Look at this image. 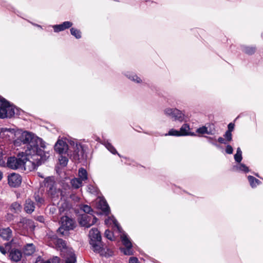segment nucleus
<instances>
[{
  "label": "nucleus",
  "mask_w": 263,
  "mask_h": 263,
  "mask_svg": "<svg viewBox=\"0 0 263 263\" xmlns=\"http://www.w3.org/2000/svg\"><path fill=\"white\" fill-rule=\"evenodd\" d=\"M15 135L17 138L14 141L15 146H20L22 143L27 144L25 153H23L22 170L32 171L49 157L48 153H45L39 147L45 148L46 143L33 133H16Z\"/></svg>",
  "instance_id": "1"
},
{
  "label": "nucleus",
  "mask_w": 263,
  "mask_h": 263,
  "mask_svg": "<svg viewBox=\"0 0 263 263\" xmlns=\"http://www.w3.org/2000/svg\"><path fill=\"white\" fill-rule=\"evenodd\" d=\"M47 187L48 188V195L53 201H57L60 197L61 200L58 203L60 212H64L69 208V204L66 202L69 194L66 190L61 191L60 189H58L54 182L50 178L47 181Z\"/></svg>",
  "instance_id": "2"
},
{
  "label": "nucleus",
  "mask_w": 263,
  "mask_h": 263,
  "mask_svg": "<svg viewBox=\"0 0 263 263\" xmlns=\"http://www.w3.org/2000/svg\"><path fill=\"white\" fill-rule=\"evenodd\" d=\"M90 244L95 252H100L102 249L101 236L100 232L96 228H92L89 231Z\"/></svg>",
  "instance_id": "3"
},
{
  "label": "nucleus",
  "mask_w": 263,
  "mask_h": 263,
  "mask_svg": "<svg viewBox=\"0 0 263 263\" xmlns=\"http://www.w3.org/2000/svg\"><path fill=\"white\" fill-rule=\"evenodd\" d=\"M14 114V107L5 99H0V118H10Z\"/></svg>",
  "instance_id": "4"
},
{
  "label": "nucleus",
  "mask_w": 263,
  "mask_h": 263,
  "mask_svg": "<svg viewBox=\"0 0 263 263\" xmlns=\"http://www.w3.org/2000/svg\"><path fill=\"white\" fill-rule=\"evenodd\" d=\"M70 154L73 156L75 160H79L83 157L84 150L82 146L78 143L75 140L70 139L69 141Z\"/></svg>",
  "instance_id": "5"
},
{
  "label": "nucleus",
  "mask_w": 263,
  "mask_h": 263,
  "mask_svg": "<svg viewBox=\"0 0 263 263\" xmlns=\"http://www.w3.org/2000/svg\"><path fill=\"white\" fill-rule=\"evenodd\" d=\"M73 221L67 216H63L61 219V227L58 230V233L61 236L68 235V231L73 228Z\"/></svg>",
  "instance_id": "6"
},
{
  "label": "nucleus",
  "mask_w": 263,
  "mask_h": 263,
  "mask_svg": "<svg viewBox=\"0 0 263 263\" xmlns=\"http://www.w3.org/2000/svg\"><path fill=\"white\" fill-rule=\"evenodd\" d=\"M70 140L66 138H59L54 145V150L60 154H66L69 149L68 143Z\"/></svg>",
  "instance_id": "7"
},
{
  "label": "nucleus",
  "mask_w": 263,
  "mask_h": 263,
  "mask_svg": "<svg viewBox=\"0 0 263 263\" xmlns=\"http://www.w3.org/2000/svg\"><path fill=\"white\" fill-rule=\"evenodd\" d=\"M23 153L19 154L17 158L12 157L8 159L7 165L9 168L13 170L21 169L23 166Z\"/></svg>",
  "instance_id": "8"
},
{
  "label": "nucleus",
  "mask_w": 263,
  "mask_h": 263,
  "mask_svg": "<svg viewBox=\"0 0 263 263\" xmlns=\"http://www.w3.org/2000/svg\"><path fill=\"white\" fill-rule=\"evenodd\" d=\"M164 114L174 120L183 121L184 115L182 111L176 108H166L164 110Z\"/></svg>",
  "instance_id": "9"
},
{
  "label": "nucleus",
  "mask_w": 263,
  "mask_h": 263,
  "mask_svg": "<svg viewBox=\"0 0 263 263\" xmlns=\"http://www.w3.org/2000/svg\"><path fill=\"white\" fill-rule=\"evenodd\" d=\"M49 243L50 245L54 246L57 249L64 252V253L70 249L66 247V243L63 239L58 238L55 235H53L50 237Z\"/></svg>",
  "instance_id": "10"
},
{
  "label": "nucleus",
  "mask_w": 263,
  "mask_h": 263,
  "mask_svg": "<svg viewBox=\"0 0 263 263\" xmlns=\"http://www.w3.org/2000/svg\"><path fill=\"white\" fill-rule=\"evenodd\" d=\"M97 220V218L92 214H85L81 216L79 220V223L82 226L88 228L94 224Z\"/></svg>",
  "instance_id": "11"
},
{
  "label": "nucleus",
  "mask_w": 263,
  "mask_h": 263,
  "mask_svg": "<svg viewBox=\"0 0 263 263\" xmlns=\"http://www.w3.org/2000/svg\"><path fill=\"white\" fill-rule=\"evenodd\" d=\"M118 233L120 234V238L122 240L123 245L126 247V249H124L123 250L124 254L127 255H132L133 252L131 250L132 243L130 240L127 237L126 234L122 232V229L121 230V232Z\"/></svg>",
  "instance_id": "12"
},
{
  "label": "nucleus",
  "mask_w": 263,
  "mask_h": 263,
  "mask_svg": "<svg viewBox=\"0 0 263 263\" xmlns=\"http://www.w3.org/2000/svg\"><path fill=\"white\" fill-rule=\"evenodd\" d=\"M8 181L9 185L11 187L18 186L22 182L21 177L18 174L12 173L8 176Z\"/></svg>",
  "instance_id": "13"
},
{
  "label": "nucleus",
  "mask_w": 263,
  "mask_h": 263,
  "mask_svg": "<svg viewBox=\"0 0 263 263\" xmlns=\"http://www.w3.org/2000/svg\"><path fill=\"white\" fill-rule=\"evenodd\" d=\"M64 263H76L77 258L76 254L72 249H69L64 253Z\"/></svg>",
  "instance_id": "14"
},
{
  "label": "nucleus",
  "mask_w": 263,
  "mask_h": 263,
  "mask_svg": "<svg viewBox=\"0 0 263 263\" xmlns=\"http://www.w3.org/2000/svg\"><path fill=\"white\" fill-rule=\"evenodd\" d=\"M105 223L106 225L112 227L115 231L121 232L122 229L114 217H108L105 220Z\"/></svg>",
  "instance_id": "15"
},
{
  "label": "nucleus",
  "mask_w": 263,
  "mask_h": 263,
  "mask_svg": "<svg viewBox=\"0 0 263 263\" xmlns=\"http://www.w3.org/2000/svg\"><path fill=\"white\" fill-rule=\"evenodd\" d=\"M22 254L21 251L17 249H12L9 253L10 259L14 262H18L21 260Z\"/></svg>",
  "instance_id": "16"
},
{
  "label": "nucleus",
  "mask_w": 263,
  "mask_h": 263,
  "mask_svg": "<svg viewBox=\"0 0 263 263\" xmlns=\"http://www.w3.org/2000/svg\"><path fill=\"white\" fill-rule=\"evenodd\" d=\"M97 202L98 203V208L101 209L105 214H108L109 212V208L105 200L99 198L97 199Z\"/></svg>",
  "instance_id": "17"
},
{
  "label": "nucleus",
  "mask_w": 263,
  "mask_h": 263,
  "mask_svg": "<svg viewBox=\"0 0 263 263\" xmlns=\"http://www.w3.org/2000/svg\"><path fill=\"white\" fill-rule=\"evenodd\" d=\"M72 25V23L70 22H64L61 24L54 25L53 28L54 32H58L63 31L66 29L70 28Z\"/></svg>",
  "instance_id": "18"
},
{
  "label": "nucleus",
  "mask_w": 263,
  "mask_h": 263,
  "mask_svg": "<svg viewBox=\"0 0 263 263\" xmlns=\"http://www.w3.org/2000/svg\"><path fill=\"white\" fill-rule=\"evenodd\" d=\"M0 236L5 240H9L12 237V232L9 228L0 230Z\"/></svg>",
  "instance_id": "19"
},
{
  "label": "nucleus",
  "mask_w": 263,
  "mask_h": 263,
  "mask_svg": "<svg viewBox=\"0 0 263 263\" xmlns=\"http://www.w3.org/2000/svg\"><path fill=\"white\" fill-rule=\"evenodd\" d=\"M165 136H171L175 137L181 136H201L197 135L196 133H167L164 135Z\"/></svg>",
  "instance_id": "20"
},
{
  "label": "nucleus",
  "mask_w": 263,
  "mask_h": 263,
  "mask_svg": "<svg viewBox=\"0 0 263 263\" xmlns=\"http://www.w3.org/2000/svg\"><path fill=\"white\" fill-rule=\"evenodd\" d=\"M34 209L35 206L33 202L29 199L26 200L24 207L25 211L27 213L30 214L34 211Z\"/></svg>",
  "instance_id": "21"
},
{
  "label": "nucleus",
  "mask_w": 263,
  "mask_h": 263,
  "mask_svg": "<svg viewBox=\"0 0 263 263\" xmlns=\"http://www.w3.org/2000/svg\"><path fill=\"white\" fill-rule=\"evenodd\" d=\"M233 169L235 171H241L245 173L249 172V168L245 164L240 163L234 166Z\"/></svg>",
  "instance_id": "22"
},
{
  "label": "nucleus",
  "mask_w": 263,
  "mask_h": 263,
  "mask_svg": "<svg viewBox=\"0 0 263 263\" xmlns=\"http://www.w3.org/2000/svg\"><path fill=\"white\" fill-rule=\"evenodd\" d=\"M35 251L34 246L32 243L27 244L24 248V252L26 255H30L32 254Z\"/></svg>",
  "instance_id": "23"
},
{
  "label": "nucleus",
  "mask_w": 263,
  "mask_h": 263,
  "mask_svg": "<svg viewBox=\"0 0 263 263\" xmlns=\"http://www.w3.org/2000/svg\"><path fill=\"white\" fill-rule=\"evenodd\" d=\"M31 223V220L26 218H22L18 223V226L19 228H22L23 229H27L28 226Z\"/></svg>",
  "instance_id": "24"
},
{
  "label": "nucleus",
  "mask_w": 263,
  "mask_h": 263,
  "mask_svg": "<svg viewBox=\"0 0 263 263\" xmlns=\"http://www.w3.org/2000/svg\"><path fill=\"white\" fill-rule=\"evenodd\" d=\"M79 179L82 181L86 180L88 178L87 171L83 168H81L79 170Z\"/></svg>",
  "instance_id": "25"
},
{
  "label": "nucleus",
  "mask_w": 263,
  "mask_h": 263,
  "mask_svg": "<svg viewBox=\"0 0 263 263\" xmlns=\"http://www.w3.org/2000/svg\"><path fill=\"white\" fill-rule=\"evenodd\" d=\"M10 210L12 212L18 213L21 211V204L18 202H14L11 205Z\"/></svg>",
  "instance_id": "26"
},
{
  "label": "nucleus",
  "mask_w": 263,
  "mask_h": 263,
  "mask_svg": "<svg viewBox=\"0 0 263 263\" xmlns=\"http://www.w3.org/2000/svg\"><path fill=\"white\" fill-rule=\"evenodd\" d=\"M60 258L55 256L51 260L43 261L41 257H38L35 263H59Z\"/></svg>",
  "instance_id": "27"
},
{
  "label": "nucleus",
  "mask_w": 263,
  "mask_h": 263,
  "mask_svg": "<svg viewBox=\"0 0 263 263\" xmlns=\"http://www.w3.org/2000/svg\"><path fill=\"white\" fill-rule=\"evenodd\" d=\"M127 77L130 79V80L133 81V82L137 83H142V79L137 76V75L133 74V73H128L126 74Z\"/></svg>",
  "instance_id": "28"
},
{
  "label": "nucleus",
  "mask_w": 263,
  "mask_h": 263,
  "mask_svg": "<svg viewBox=\"0 0 263 263\" xmlns=\"http://www.w3.org/2000/svg\"><path fill=\"white\" fill-rule=\"evenodd\" d=\"M248 180L252 187H256L259 183V181L252 176H248Z\"/></svg>",
  "instance_id": "29"
},
{
  "label": "nucleus",
  "mask_w": 263,
  "mask_h": 263,
  "mask_svg": "<svg viewBox=\"0 0 263 263\" xmlns=\"http://www.w3.org/2000/svg\"><path fill=\"white\" fill-rule=\"evenodd\" d=\"M242 152L240 147L237 149L236 153L234 155V159L237 163H240L242 160Z\"/></svg>",
  "instance_id": "30"
},
{
  "label": "nucleus",
  "mask_w": 263,
  "mask_h": 263,
  "mask_svg": "<svg viewBox=\"0 0 263 263\" xmlns=\"http://www.w3.org/2000/svg\"><path fill=\"white\" fill-rule=\"evenodd\" d=\"M71 183L73 187L78 189L82 185V181L79 178H74L71 180Z\"/></svg>",
  "instance_id": "31"
},
{
  "label": "nucleus",
  "mask_w": 263,
  "mask_h": 263,
  "mask_svg": "<svg viewBox=\"0 0 263 263\" xmlns=\"http://www.w3.org/2000/svg\"><path fill=\"white\" fill-rule=\"evenodd\" d=\"M104 145L106 147V148L110 151L112 154H118L117 151L115 148V147L109 142H105Z\"/></svg>",
  "instance_id": "32"
},
{
  "label": "nucleus",
  "mask_w": 263,
  "mask_h": 263,
  "mask_svg": "<svg viewBox=\"0 0 263 263\" xmlns=\"http://www.w3.org/2000/svg\"><path fill=\"white\" fill-rule=\"evenodd\" d=\"M243 51L249 54H253L255 51V48L253 47L250 46H243L242 47Z\"/></svg>",
  "instance_id": "33"
},
{
  "label": "nucleus",
  "mask_w": 263,
  "mask_h": 263,
  "mask_svg": "<svg viewBox=\"0 0 263 263\" xmlns=\"http://www.w3.org/2000/svg\"><path fill=\"white\" fill-rule=\"evenodd\" d=\"M59 161L61 166H65L67 164L68 160L67 157L61 155L59 158Z\"/></svg>",
  "instance_id": "34"
},
{
  "label": "nucleus",
  "mask_w": 263,
  "mask_h": 263,
  "mask_svg": "<svg viewBox=\"0 0 263 263\" xmlns=\"http://www.w3.org/2000/svg\"><path fill=\"white\" fill-rule=\"evenodd\" d=\"M71 34L74 36L77 39H80L81 36V32L75 28H72L70 29Z\"/></svg>",
  "instance_id": "35"
},
{
  "label": "nucleus",
  "mask_w": 263,
  "mask_h": 263,
  "mask_svg": "<svg viewBox=\"0 0 263 263\" xmlns=\"http://www.w3.org/2000/svg\"><path fill=\"white\" fill-rule=\"evenodd\" d=\"M105 236L110 240H114L113 233L109 230H106L105 232Z\"/></svg>",
  "instance_id": "36"
},
{
  "label": "nucleus",
  "mask_w": 263,
  "mask_h": 263,
  "mask_svg": "<svg viewBox=\"0 0 263 263\" xmlns=\"http://www.w3.org/2000/svg\"><path fill=\"white\" fill-rule=\"evenodd\" d=\"M192 129L189 124H184L181 127L179 132H189Z\"/></svg>",
  "instance_id": "37"
},
{
  "label": "nucleus",
  "mask_w": 263,
  "mask_h": 263,
  "mask_svg": "<svg viewBox=\"0 0 263 263\" xmlns=\"http://www.w3.org/2000/svg\"><path fill=\"white\" fill-rule=\"evenodd\" d=\"M224 139L226 142L230 141L232 140V134L231 133H226L224 135Z\"/></svg>",
  "instance_id": "38"
},
{
  "label": "nucleus",
  "mask_w": 263,
  "mask_h": 263,
  "mask_svg": "<svg viewBox=\"0 0 263 263\" xmlns=\"http://www.w3.org/2000/svg\"><path fill=\"white\" fill-rule=\"evenodd\" d=\"M82 209L84 212L86 213H89V212L91 211L90 206L87 205H83L82 208Z\"/></svg>",
  "instance_id": "39"
},
{
  "label": "nucleus",
  "mask_w": 263,
  "mask_h": 263,
  "mask_svg": "<svg viewBox=\"0 0 263 263\" xmlns=\"http://www.w3.org/2000/svg\"><path fill=\"white\" fill-rule=\"evenodd\" d=\"M9 246V243H7L6 245V247H4L3 246H0V252L3 254H6V253H7V247H8Z\"/></svg>",
  "instance_id": "40"
},
{
  "label": "nucleus",
  "mask_w": 263,
  "mask_h": 263,
  "mask_svg": "<svg viewBox=\"0 0 263 263\" xmlns=\"http://www.w3.org/2000/svg\"><path fill=\"white\" fill-rule=\"evenodd\" d=\"M226 152L227 154H232L233 152V149L231 145H228L227 146Z\"/></svg>",
  "instance_id": "41"
},
{
  "label": "nucleus",
  "mask_w": 263,
  "mask_h": 263,
  "mask_svg": "<svg viewBox=\"0 0 263 263\" xmlns=\"http://www.w3.org/2000/svg\"><path fill=\"white\" fill-rule=\"evenodd\" d=\"M5 163V160L3 159L2 149H0V165H2Z\"/></svg>",
  "instance_id": "42"
},
{
  "label": "nucleus",
  "mask_w": 263,
  "mask_h": 263,
  "mask_svg": "<svg viewBox=\"0 0 263 263\" xmlns=\"http://www.w3.org/2000/svg\"><path fill=\"white\" fill-rule=\"evenodd\" d=\"M35 199L36 202H37L40 204H42L44 201L43 199L42 198L40 197L39 196H36L35 197Z\"/></svg>",
  "instance_id": "43"
},
{
  "label": "nucleus",
  "mask_w": 263,
  "mask_h": 263,
  "mask_svg": "<svg viewBox=\"0 0 263 263\" xmlns=\"http://www.w3.org/2000/svg\"><path fill=\"white\" fill-rule=\"evenodd\" d=\"M129 263H139V262L137 258L131 257L129 260Z\"/></svg>",
  "instance_id": "44"
},
{
  "label": "nucleus",
  "mask_w": 263,
  "mask_h": 263,
  "mask_svg": "<svg viewBox=\"0 0 263 263\" xmlns=\"http://www.w3.org/2000/svg\"><path fill=\"white\" fill-rule=\"evenodd\" d=\"M234 128V124L230 123L228 125V132H232Z\"/></svg>",
  "instance_id": "45"
},
{
  "label": "nucleus",
  "mask_w": 263,
  "mask_h": 263,
  "mask_svg": "<svg viewBox=\"0 0 263 263\" xmlns=\"http://www.w3.org/2000/svg\"><path fill=\"white\" fill-rule=\"evenodd\" d=\"M196 132H208V128L206 127L205 126H202L200 128H199L198 129H197V131Z\"/></svg>",
  "instance_id": "46"
},
{
  "label": "nucleus",
  "mask_w": 263,
  "mask_h": 263,
  "mask_svg": "<svg viewBox=\"0 0 263 263\" xmlns=\"http://www.w3.org/2000/svg\"><path fill=\"white\" fill-rule=\"evenodd\" d=\"M218 141L219 142L221 143L226 144L227 142L225 141V139L223 138L220 137L218 138Z\"/></svg>",
  "instance_id": "47"
},
{
  "label": "nucleus",
  "mask_w": 263,
  "mask_h": 263,
  "mask_svg": "<svg viewBox=\"0 0 263 263\" xmlns=\"http://www.w3.org/2000/svg\"><path fill=\"white\" fill-rule=\"evenodd\" d=\"M70 198H72L73 200H76V201L79 200V198L78 197H74V196H70Z\"/></svg>",
  "instance_id": "48"
},
{
  "label": "nucleus",
  "mask_w": 263,
  "mask_h": 263,
  "mask_svg": "<svg viewBox=\"0 0 263 263\" xmlns=\"http://www.w3.org/2000/svg\"><path fill=\"white\" fill-rule=\"evenodd\" d=\"M1 132H11L10 129L5 128V130H2Z\"/></svg>",
  "instance_id": "49"
},
{
  "label": "nucleus",
  "mask_w": 263,
  "mask_h": 263,
  "mask_svg": "<svg viewBox=\"0 0 263 263\" xmlns=\"http://www.w3.org/2000/svg\"><path fill=\"white\" fill-rule=\"evenodd\" d=\"M88 190H90V192H91V193H93V191L92 190V188L90 187H88Z\"/></svg>",
  "instance_id": "50"
},
{
  "label": "nucleus",
  "mask_w": 263,
  "mask_h": 263,
  "mask_svg": "<svg viewBox=\"0 0 263 263\" xmlns=\"http://www.w3.org/2000/svg\"><path fill=\"white\" fill-rule=\"evenodd\" d=\"M3 177V174L2 173L0 172V180L2 179Z\"/></svg>",
  "instance_id": "51"
},
{
  "label": "nucleus",
  "mask_w": 263,
  "mask_h": 263,
  "mask_svg": "<svg viewBox=\"0 0 263 263\" xmlns=\"http://www.w3.org/2000/svg\"><path fill=\"white\" fill-rule=\"evenodd\" d=\"M170 132H178V131H177V130H170Z\"/></svg>",
  "instance_id": "52"
}]
</instances>
